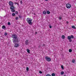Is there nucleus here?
I'll return each mask as SVG.
<instances>
[{
  "instance_id": "nucleus-1",
  "label": "nucleus",
  "mask_w": 76,
  "mask_h": 76,
  "mask_svg": "<svg viewBox=\"0 0 76 76\" xmlns=\"http://www.w3.org/2000/svg\"><path fill=\"white\" fill-rule=\"evenodd\" d=\"M12 37L13 38L12 39V41H13V42L15 44L14 45V47L18 48L19 46V45L17 43L19 42L20 39L17 37V35L15 34H13L12 35Z\"/></svg>"
},
{
  "instance_id": "nucleus-2",
  "label": "nucleus",
  "mask_w": 76,
  "mask_h": 76,
  "mask_svg": "<svg viewBox=\"0 0 76 76\" xmlns=\"http://www.w3.org/2000/svg\"><path fill=\"white\" fill-rule=\"evenodd\" d=\"M9 5L10 6V10H13L14 9H15V7L13 6L14 4L13 3L12 1H10L9 2Z\"/></svg>"
},
{
  "instance_id": "nucleus-3",
  "label": "nucleus",
  "mask_w": 76,
  "mask_h": 76,
  "mask_svg": "<svg viewBox=\"0 0 76 76\" xmlns=\"http://www.w3.org/2000/svg\"><path fill=\"white\" fill-rule=\"evenodd\" d=\"M26 20L27 22V23H28L29 25H32V20L31 18L30 19L29 18H28Z\"/></svg>"
},
{
  "instance_id": "nucleus-4",
  "label": "nucleus",
  "mask_w": 76,
  "mask_h": 76,
  "mask_svg": "<svg viewBox=\"0 0 76 76\" xmlns=\"http://www.w3.org/2000/svg\"><path fill=\"white\" fill-rule=\"evenodd\" d=\"M73 38H74V36L72 35H71L70 36H68L67 37V39L69 40V41L70 42H71L72 41V40L71 39H73Z\"/></svg>"
},
{
  "instance_id": "nucleus-5",
  "label": "nucleus",
  "mask_w": 76,
  "mask_h": 76,
  "mask_svg": "<svg viewBox=\"0 0 76 76\" xmlns=\"http://www.w3.org/2000/svg\"><path fill=\"white\" fill-rule=\"evenodd\" d=\"M45 59L47 61H49L50 62L51 60V59L50 57L48 56H46L45 57Z\"/></svg>"
},
{
  "instance_id": "nucleus-6",
  "label": "nucleus",
  "mask_w": 76,
  "mask_h": 76,
  "mask_svg": "<svg viewBox=\"0 0 76 76\" xmlns=\"http://www.w3.org/2000/svg\"><path fill=\"white\" fill-rule=\"evenodd\" d=\"M71 6L72 5L68 3L66 4V7L67 9H70Z\"/></svg>"
},
{
  "instance_id": "nucleus-7",
  "label": "nucleus",
  "mask_w": 76,
  "mask_h": 76,
  "mask_svg": "<svg viewBox=\"0 0 76 76\" xmlns=\"http://www.w3.org/2000/svg\"><path fill=\"white\" fill-rule=\"evenodd\" d=\"M28 44L29 42H28V40H27L25 42V44L26 45H28Z\"/></svg>"
},
{
  "instance_id": "nucleus-8",
  "label": "nucleus",
  "mask_w": 76,
  "mask_h": 76,
  "mask_svg": "<svg viewBox=\"0 0 76 76\" xmlns=\"http://www.w3.org/2000/svg\"><path fill=\"white\" fill-rule=\"evenodd\" d=\"M43 13L44 15H46V14H47V12L45 10L43 12Z\"/></svg>"
},
{
  "instance_id": "nucleus-9",
  "label": "nucleus",
  "mask_w": 76,
  "mask_h": 76,
  "mask_svg": "<svg viewBox=\"0 0 76 76\" xmlns=\"http://www.w3.org/2000/svg\"><path fill=\"white\" fill-rule=\"evenodd\" d=\"M61 38H62V39H65V36L64 35H63L62 36Z\"/></svg>"
},
{
  "instance_id": "nucleus-10",
  "label": "nucleus",
  "mask_w": 76,
  "mask_h": 76,
  "mask_svg": "<svg viewBox=\"0 0 76 76\" xmlns=\"http://www.w3.org/2000/svg\"><path fill=\"white\" fill-rule=\"evenodd\" d=\"M27 51L28 53H30V50H29V49H27Z\"/></svg>"
},
{
  "instance_id": "nucleus-11",
  "label": "nucleus",
  "mask_w": 76,
  "mask_h": 76,
  "mask_svg": "<svg viewBox=\"0 0 76 76\" xmlns=\"http://www.w3.org/2000/svg\"><path fill=\"white\" fill-rule=\"evenodd\" d=\"M72 28H73V29H76V28L75 27V26H72Z\"/></svg>"
},
{
  "instance_id": "nucleus-12",
  "label": "nucleus",
  "mask_w": 76,
  "mask_h": 76,
  "mask_svg": "<svg viewBox=\"0 0 76 76\" xmlns=\"http://www.w3.org/2000/svg\"><path fill=\"white\" fill-rule=\"evenodd\" d=\"M2 28V29H6V26H3Z\"/></svg>"
},
{
  "instance_id": "nucleus-13",
  "label": "nucleus",
  "mask_w": 76,
  "mask_h": 76,
  "mask_svg": "<svg viewBox=\"0 0 76 76\" xmlns=\"http://www.w3.org/2000/svg\"><path fill=\"white\" fill-rule=\"evenodd\" d=\"M61 75H64V72H61Z\"/></svg>"
},
{
  "instance_id": "nucleus-14",
  "label": "nucleus",
  "mask_w": 76,
  "mask_h": 76,
  "mask_svg": "<svg viewBox=\"0 0 76 76\" xmlns=\"http://www.w3.org/2000/svg\"><path fill=\"white\" fill-rule=\"evenodd\" d=\"M15 15L16 14H15V13H13L12 14V16H15Z\"/></svg>"
},
{
  "instance_id": "nucleus-15",
  "label": "nucleus",
  "mask_w": 76,
  "mask_h": 76,
  "mask_svg": "<svg viewBox=\"0 0 76 76\" xmlns=\"http://www.w3.org/2000/svg\"><path fill=\"white\" fill-rule=\"evenodd\" d=\"M61 68L62 70H64V66H63V65H61Z\"/></svg>"
},
{
  "instance_id": "nucleus-16",
  "label": "nucleus",
  "mask_w": 76,
  "mask_h": 76,
  "mask_svg": "<svg viewBox=\"0 0 76 76\" xmlns=\"http://www.w3.org/2000/svg\"><path fill=\"white\" fill-rule=\"evenodd\" d=\"M47 13L48 14H50V11H47Z\"/></svg>"
},
{
  "instance_id": "nucleus-17",
  "label": "nucleus",
  "mask_w": 76,
  "mask_h": 76,
  "mask_svg": "<svg viewBox=\"0 0 76 76\" xmlns=\"http://www.w3.org/2000/svg\"><path fill=\"white\" fill-rule=\"evenodd\" d=\"M69 53H72V50L71 49H70L69 50Z\"/></svg>"
},
{
  "instance_id": "nucleus-18",
  "label": "nucleus",
  "mask_w": 76,
  "mask_h": 76,
  "mask_svg": "<svg viewBox=\"0 0 76 76\" xmlns=\"http://www.w3.org/2000/svg\"><path fill=\"white\" fill-rule=\"evenodd\" d=\"M52 76H56V74H55L54 73H53L51 74Z\"/></svg>"
},
{
  "instance_id": "nucleus-19",
  "label": "nucleus",
  "mask_w": 76,
  "mask_h": 76,
  "mask_svg": "<svg viewBox=\"0 0 76 76\" xmlns=\"http://www.w3.org/2000/svg\"><path fill=\"white\" fill-rule=\"evenodd\" d=\"M11 10V12H15V9L14 10Z\"/></svg>"
},
{
  "instance_id": "nucleus-20",
  "label": "nucleus",
  "mask_w": 76,
  "mask_h": 76,
  "mask_svg": "<svg viewBox=\"0 0 76 76\" xmlns=\"http://www.w3.org/2000/svg\"><path fill=\"white\" fill-rule=\"evenodd\" d=\"M18 16H19V18L20 19L22 18V15H18Z\"/></svg>"
},
{
  "instance_id": "nucleus-21",
  "label": "nucleus",
  "mask_w": 76,
  "mask_h": 76,
  "mask_svg": "<svg viewBox=\"0 0 76 76\" xmlns=\"http://www.w3.org/2000/svg\"><path fill=\"white\" fill-rule=\"evenodd\" d=\"M58 18L59 19H60V20H61V19H62V17H61V16L59 17Z\"/></svg>"
},
{
  "instance_id": "nucleus-22",
  "label": "nucleus",
  "mask_w": 76,
  "mask_h": 76,
  "mask_svg": "<svg viewBox=\"0 0 76 76\" xmlns=\"http://www.w3.org/2000/svg\"><path fill=\"white\" fill-rule=\"evenodd\" d=\"M75 61V59H73L72 60V62L73 63H74Z\"/></svg>"
},
{
  "instance_id": "nucleus-23",
  "label": "nucleus",
  "mask_w": 76,
  "mask_h": 76,
  "mask_svg": "<svg viewBox=\"0 0 76 76\" xmlns=\"http://www.w3.org/2000/svg\"><path fill=\"white\" fill-rule=\"evenodd\" d=\"M26 70L27 71H29V68H28V67H27Z\"/></svg>"
},
{
  "instance_id": "nucleus-24",
  "label": "nucleus",
  "mask_w": 76,
  "mask_h": 76,
  "mask_svg": "<svg viewBox=\"0 0 76 76\" xmlns=\"http://www.w3.org/2000/svg\"><path fill=\"white\" fill-rule=\"evenodd\" d=\"M46 76H51V75L50 74H48L46 75Z\"/></svg>"
},
{
  "instance_id": "nucleus-25",
  "label": "nucleus",
  "mask_w": 76,
  "mask_h": 76,
  "mask_svg": "<svg viewBox=\"0 0 76 76\" xmlns=\"http://www.w3.org/2000/svg\"><path fill=\"white\" fill-rule=\"evenodd\" d=\"M15 19L16 20H18L19 19V18H18V17H16L15 18Z\"/></svg>"
},
{
  "instance_id": "nucleus-26",
  "label": "nucleus",
  "mask_w": 76,
  "mask_h": 76,
  "mask_svg": "<svg viewBox=\"0 0 76 76\" xmlns=\"http://www.w3.org/2000/svg\"><path fill=\"white\" fill-rule=\"evenodd\" d=\"M7 35V33H5L4 34V36H6Z\"/></svg>"
},
{
  "instance_id": "nucleus-27",
  "label": "nucleus",
  "mask_w": 76,
  "mask_h": 76,
  "mask_svg": "<svg viewBox=\"0 0 76 76\" xmlns=\"http://www.w3.org/2000/svg\"><path fill=\"white\" fill-rule=\"evenodd\" d=\"M39 73H40V74H42V72H41V71H39Z\"/></svg>"
},
{
  "instance_id": "nucleus-28",
  "label": "nucleus",
  "mask_w": 76,
  "mask_h": 76,
  "mask_svg": "<svg viewBox=\"0 0 76 76\" xmlns=\"http://www.w3.org/2000/svg\"><path fill=\"white\" fill-rule=\"evenodd\" d=\"M15 14H18V11H15Z\"/></svg>"
},
{
  "instance_id": "nucleus-29",
  "label": "nucleus",
  "mask_w": 76,
  "mask_h": 76,
  "mask_svg": "<svg viewBox=\"0 0 76 76\" xmlns=\"http://www.w3.org/2000/svg\"><path fill=\"white\" fill-rule=\"evenodd\" d=\"M8 25H10V22H8Z\"/></svg>"
},
{
  "instance_id": "nucleus-30",
  "label": "nucleus",
  "mask_w": 76,
  "mask_h": 76,
  "mask_svg": "<svg viewBox=\"0 0 76 76\" xmlns=\"http://www.w3.org/2000/svg\"><path fill=\"white\" fill-rule=\"evenodd\" d=\"M20 3L22 4V3H23V2H22V1H20Z\"/></svg>"
},
{
  "instance_id": "nucleus-31",
  "label": "nucleus",
  "mask_w": 76,
  "mask_h": 76,
  "mask_svg": "<svg viewBox=\"0 0 76 76\" xmlns=\"http://www.w3.org/2000/svg\"><path fill=\"white\" fill-rule=\"evenodd\" d=\"M49 28H52V26H49Z\"/></svg>"
},
{
  "instance_id": "nucleus-32",
  "label": "nucleus",
  "mask_w": 76,
  "mask_h": 76,
  "mask_svg": "<svg viewBox=\"0 0 76 76\" xmlns=\"http://www.w3.org/2000/svg\"><path fill=\"white\" fill-rule=\"evenodd\" d=\"M66 23L67 24H68V23H69V22H68V21L66 22Z\"/></svg>"
},
{
  "instance_id": "nucleus-33",
  "label": "nucleus",
  "mask_w": 76,
  "mask_h": 76,
  "mask_svg": "<svg viewBox=\"0 0 76 76\" xmlns=\"http://www.w3.org/2000/svg\"><path fill=\"white\" fill-rule=\"evenodd\" d=\"M35 34H37V32H36L35 33Z\"/></svg>"
},
{
  "instance_id": "nucleus-34",
  "label": "nucleus",
  "mask_w": 76,
  "mask_h": 76,
  "mask_svg": "<svg viewBox=\"0 0 76 76\" xmlns=\"http://www.w3.org/2000/svg\"><path fill=\"white\" fill-rule=\"evenodd\" d=\"M45 45L44 44L43 45V46H45Z\"/></svg>"
},
{
  "instance_id": "nucleus-35",
  "label": "nucleus",
  "mask_w": 76,
  "mask_h": 76,
  "mask_svg": "<svg viewBox=\"0 0 76 76\" xmlns=\"http://www.w3.org/2000/svg\"><path fill=\"white\" fill-rule=\"evenodd\" d=\"M15 4H18V3H15Z\"/></svg>"
},
{
  "instance_id": "nucleus-36",
  "label": "nucleus",
  "mask_w": 76,
  "mask_h": 76,
  "mask_svg": "<svg viewBox=\"0 0 76 76\" xmlns=\"http://www.w3.org/2000/svg\"><path fill=\"white\" fill-rule=\"evenodd\" d=\"M45 0V1H48V0Z\"/></svg>"
},
{
  "instance_id": "nucleus-37",
  "label": "nucleus",
  "mask_w": 76,
  "mask_h": 76,
  "mask_svg": "<svg viewBox=\"0 0 76 76\" xmlns=\"http://www.w3.org/2000/svg\"><path fill=\"white\" fill-rule=\"evenodd\" d=\"M34 15H35V14L34 13Z\"/></svg>"
},
{
  "instance_id": "nucleus-38",
  "label": "nucleus",
  "mask_w": 76,
  "mask_h": 76,
  "mask_svg": "<svg viewBox=\"0 0 76 76\" xmlns=\"http://www.w3.org/2000/svg\"><path fill=\"white\" fill-rule=\"evenodd\" d=\"M64 76H66V75H64Z\"/></svg>"
}]
</instances>
